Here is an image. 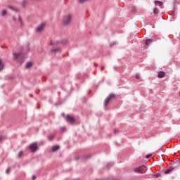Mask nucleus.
<instances>
[{"instance_id":"obj_1","label":"nucleus","mask_w":180,"mask_h":180,"mask_svg":"<svg viewBox=\"0 0 180 180\" xmlns=\"http://www.w3.org/2000/svg\"><path fill=\"white\" fill-rule=\"evenodd\" d=\"M14 60H17L20 64H22L25 61V57H23V54L22 53H13Z\"/></svg>"},{"instance_id":"obj_2","label":"nucleus","mask_w":180,"mask_h":180,"mask_svg":"<svg viewBox=\"0 0 180 180\" xmlns=\"http://www.w3.org/2000/svg\"><path fill=\"white\" fill-rule=\"evenodd\" d=\"M71 19H72V16L71 15H65L62 20V23L64 26H67L68 25L70 24V22H71Z\"/></svg>"},{"instance_id":"obj_3","label":"nucleus","mask_w":180,"mask_h":180,"mask_svg":"<svg viewBox=\"0 0 180 180\" xmlns=\"http://www.w3.org/2000/svg\"><path fill=\"white\" fill-rule=\"evenodd\" d=\"M115 98V94H110L105 100H104V106H108L109 105V102L112 101Z\"/></svg>"},{"instance_id":"obj_4","label":"nucleus","mask_w":180,"mask_h":180,"mask_svg":"<svg viewBox=\"0 0 180 180\" xmlns=\"http://www.w3.org/2000/svg\"><path fill=\"white\" fill-rule=\"evenodd\" d=\"M28 148L32 153H34L37 150V143L36 142L31 143Z\"/></svg>"},{"instance_id":"obj_5","label":"nucleus","mask_w":180,"mask_h":180,"mask_svg":"<svg viewBox=\"0 0 180 180\" xmlns=\"http://www.w3.org/2000/svg\"><path fill=\"white\" fill-rule=\"evenodd\" d=\"M44 26H46L45 23H41L39 26H38L35 30L36 33H40V32L44 29Z\"/></svg>"},{"instance_id":"obj_6","label":"nucleus","mask_w":180,"mask_h":180,"mask_svg":"<svg viewBox=\"0 0 180 180\" xmlns=\"http://www.w3.org/2000/svg\"><path fill=\"white\" fill-rule=\"evenodd\" d=\"M65 120L68 122V123H74L75 122V119L74 117L66 115Z\"/></svg>"},{"instance_id":"obj_7","label":"nucleus","mask_w":180,"mask_h":180,"mask_svg":"<svg viewBox=\"0 0 180 180\" xmlns=\"http://www.w3.org/2000/svg\"><path fill=\"white\" fill-rule=\"evenodd\" d=\"M59 149H60V146L56 145L51 148V151L52 153H56V151H57V150H59Z\"/></svg>"},{"instance_id":"obj_8","label":"nucleus","mask_w":180,"mask_h":180,"mask_svg":"<svg viewBox=\"0 0 180 180\" xmlns=\"http://www.w3.org/2000/svg\"><path fill=\"white\" fill-rule=\"evenodd\" d=\"M158 77V78H164L165 77V72L162 71L159 72Z\"/></svg>"},{"instance_id":"obj_9","label":"nucleus","mask_w":180,"mask_h":180,"mask_svg":"<svg viewBox=\"0 0 180 180\" xmlns=\"http://www.w3.org/2000/svg\"><path fill=\"white\" fill-rule=\"evenodd\" d=\"M55 135L53 134H50L49 135H48V140L49 141H53V140L54 139Z\"/></svg>"},{"instance_id":"obj_10","label":"nucleus","mask_w":180,"mask_h":180,"mask_svg":"<svg viewBox=\"0 0 180 180\" xmlns=\"http://www.w3.org/2000/svg\"><path fill=\"white\" fill-rule=\"evenodd\" d=\"M174 169V167H169L165 171V174H169Z\"/></svg>"},{"instance_id":"obj_11","label":"nucleus","mask_w":180,"mask_h":180,"mask_svg":"<svg viewBox=\"0 0 180 180\" xmlns=\"http://www.w3.org/2000/svg\"><path fill=\"white\" fill-rule=\"evenodd\" d=\"M151 43H153V39H148L146 40L145 44H146V46H150V44H151Z\"/></svg>"},{"instance_id":"obj_12","label":"nucleus","mask_w":180,"mask_h":180,"mask_svg":"<svg viewBox=\"0 0 180 180\" xmlns=\"http://www.w3.org/2000/svg\"><path fill=\"white\" fill-rule=\"evenodd\" d=\"M153 13H155V15H158V13H160V10L158 9V8H155L153 9Z\"/></svg>"},{"instance_id":"obj_13","label":"nucleus","mask_w":180,"mask_h":180,"mask_svg":"<svg viewBox=\"0 0 180 180\" xmlns=\"http://www.w3.org/2000/svg\"><path fill=\"white\" fill-rule=\"evenodd\" d=\"M143 168V167L140 166L139 167H136L134 169V172H140V171H141V169Z\"/></svg>"},{"instance_id":"obj_14","label":"nucleus","mask_w":180,"mask_h":180,"mask_svg":"<svg viewBox=\"0 0 180 180\" xmlns=\"http://www.w3.org/2000/svg\"><path fill=\"white\" fill-rule=\"evenodd\" d=\"M9 9L14 11L15 12H19V9L13 8L12 6H8Z\"/></svg>"},{"instance_id":"obj_15","label":"nucleus","mask_w":180,"mask_h":180,"mask_svg":"<svg viewBox=\"0 0 180 180\" xmlns=\"http://www.w3.org/2000/svg\"><path fill=\"white\" fill-rule=\"evenodd\" d=\"M32 62H27L26 63L25 67H26V68H30V67H32Z\"/></svg>"},{"instance_id":"obj_16","label":"nucleus","mask_w":180,"mask_h":180,"mask_svg":"<svg viewBox=\"0 0 180 180\" xmlns=\"http://www.w3.org/2000/svg\"><path fill=\"white\" fill-rule=\"evenodd\" d=\"M22 155H23V151L20 150L18 154V158H22Z\"/></svg>"},{"instance_id":"obj_17","label":"nucleus","mask_w":180,"mask_h":180,"mask_svg":"<svg viewBox=\"0 0 180 180\" xmlns=\"http://www.w3.org/2000/svg\"><path fill=\"white\" fill-rule=\"evenodd\" d=\"M155 5H159V6H162V1H155Z\"/></svg>"},{"instance_id":"obj_18","label":"nucleus","mask_w":180,"mask_h":180,"mask_svg":"<svg viewBox=\"0 0 180 180\" xmlns=\"http://www.w3.org/2000/svg\"><path fill=\"white\" fill-rule=\"evenodd\" d=\"M4 70V64L2 63V60L0 59V71Z\"/></svg>"},{"instance_id":"obj_19","label":"nucleus","mask_w":180,"mask_h":180,"mask_svg":"<svg viewBox=\"0 0 180 180\" xmlns=\"http://www.w3.org/2000/svg\"><path fill=\"white\" fill-rule=\"evenodd\" d=\"M18 22H20L21 26H23V21H22V17L20 15L18 17Z\"/></svg>"},{"instance_id":"obj_20","label":"nucleus","mask_w":180,"mask_h":180,"mask_svg":"<svg viewBox=\"0 0 180 180\" xmlns=\"http://www.w3.org/2000/svg\"><path fill=\"white\" fill-rule=\"evenodd\" d=\"M6 13H7L6 10H3L1 12V14L2 16H5V15H6Z\"/></svg>"},{"instance_id":"obj_21","label":"nucleus","mask_w":180,"mask_h":180,"mask_svg":"<svg viewBox=\"0 0 180 180\" xmlns=\"http://www.w3.org/2000/svg\"><path fill=\"white\" fill-rule=\"evenodd\" d=\"M26 4H27V1L26 0H23L22 2V5L23 7L26 6Z\"/></svg>"},{"instance_id":"obj_22","label":"nucleus","mask_w":180,"mask_h":180,"mask_svg":"<svg viewBox=\"0 0 180 180\" xmlns=\"http://www.w3.org/2000/svg\"><path fill=\"white\" fill-rule=\"evenodd\" d=\"M79 4H84V2H86L88 0H77Z\"/></svg>"},{"instance_id":"obj_23","label":"nucleus","mask_w":180,"mask_h":180,"mask_svg":"<svg viewBox=\"0 0 180 180\" xmlns=\"http://www.w3.org/2000/svg\"><path fill=\"white\" fill-rule=\"evenodd\" d=\"M56 51H60V49H55L51 50V53H56Z\"/></svg>"},{"instance_id":"obj_24","label":"nucleus","mask_w":180,"mask_h":180,"mask_svg":"<svg viewBox=\"0 0 180 180\" xmlns=\"http://www.w3.org/2000/svg\"><path fill=\"white\" fill-rule=\"evenodd\" d=\"M151 157H153V155L149 154V155H147L146 158L148 160L149 158H151Z\"/></svg>"},{"instance_id":"obj_25","label":"nucleus","mask_w":180,"mask_h":180,"mask_svg":"<svg viewBox=\"0 0 180 180\" xmlns=\"http://www.w3.org/2000/svg\"><path fill=\"white\" fill-rule=\"evenodd\" d=\"M115 44H116V42H112L110 44V47H113V46H115Z\"/></svg>"},{"instance_id":"obj_26","label":"nucleus","mask_w":180,"mask_h":180,"mask_svg":"<svg viewBox=\"0 0 180 180\" xmlns=\"http://www.w3.org/2000/svg\"><path fill=\"white\" fill-rule=\"evenodd\" d=\"M11 171V169L8 168L6 170V174H9Z\"/></svg>"},{"instance_id":"obj_27","label":"nucleus","mask_w":180,"mask_h":180,"mask_svg":"<svg viewBox=\"0 0 180 180\" xmlns=\"http://www.w3.org/2000/svg\"><path fill=\"white\" fill-rule=\"evenodd\" d=\"M136 79H140V75H136Z\"/></svg>"},{"instance_id":"obj_28","label":"nucleus","mask_w":180,"mask_h":180,"mask_svg":"<svg viewBox=\"0 0 180 180\" xmlns=\"http://www.w3.org/2000/svg\"><path fill=\"white\" fill-rule=\"evenodd\" d=\"M35 179H36V176L35 175H32V180H35Z\"/></svg>"},{"instance_id":"obj_29","label":"nucleus","mask_w":180,"mask_h":180,"mask_svg":"<svg viewBox=\"0 0 180 180\" xmlns=\"http://www.w3.org/2000/svg\"><path fill=\"white\" fill-rule=\"evenodd\" d=\"M109 165H110V167H112V165H113V163H108V167H109Z\"/></svg>"},{"instance_id":"obj_30","label":"nucleus","mask_w":180,"mask_h":180,"mask_svg":"<svg viewBox=\"0 0 180 180\" xmlns=\"http://www.w3.org/2000/svg\"><path fill=\"white\" fill-rule=\"evenodd\" d=\"M131 11H132L133 12H134V11H136V7H132Z\"/></svg>"},{"instance_id":"obj_31","label":"nucleus","mask_w":180,"mask_h":180,"mask_svg":"<svg viewBox=\"0 0 180 180\" xmlns=\"http://www.w3.org/2000/svg\"><path fill=\"white\" fill-rule=\"evenodd\" d=\"M103 70H105V67H102V68H101V71H103Z\"/></svg>"},{"instance_id":"obj_32","label":"nucleus","mask_w":180,"mask_h":180,"mask_svg":"<svg viewBox=\"0 0 180 180\" xmlns=\"http://www.w3.org/2000/svg\"><path fill=\"white\" fill-rule=\"evenodd\" d=\"M159 176H160V174H155V177H156V178H158Z\"/></svg>"},{"instance_id":"obj_33","label":"nucleus","mask_w":180,"mask_h":180,"mask_svg":"<svg viewBox=\"0 0 180 180\" xmlns=\"http://www.w3.org/2000/svg\"><path fill=\"white\" fill-rule=\"evenodd\" d=\"M113 68H114L115 71H116V70H117V68L116 66H114Z\"/></svg>"},{"instance_id":"obj_34","label":"nucleus","mask_w":180,"mask_h":180,"mask_svg":"<svg viewBox=\"0 0 180 180\" xmlns=\"http://www.w3.org/2000/svg\"><path fill=\"white\" fill-rule=\"evenodd\" d=\"M13 20H16V18L15 17H13Z\"/></svg>"},{"instance_id":"obj_35","label":"nucleus","mask_w":180,"mask_h":180,"mask_svg":"<svg viewBox=\"0 0 180 180\" xmlns=\"http://www.w3.org/2000/svg\"><path fill=\"white\" fill-rule=\"evenodd\" d=\"M30 98H33V94H30Z\"/></svg>"},{"instance_id":"obj_36","label":"nucleus","mask_w":180,"mask_h":180,"mask_svg":"<svg viewBox=\"0 0 180 180\" xmlns=\"http://www.w3.org/2000/svg\"><path fill=\"white\" fill-rule=\"evenodd\" d=\"M50 45H51V46H53V42H51V43H50Z\"/></svg>"},{"instance_id":"obj_37","label":"nucleus","mask_w":180,"mask_h":180,"mask_svg":"<svg viewBox=\"0 0 180 180\" xmlns=\"http://www.w3.org/2000/svg\"><path fill=\"white\" fill-rule=\"evenodd\" d=\"M117 131V130H116V129L114 130V132H115V133H116Z\"/></svg>"},{"instance_id":"obj_38","label":"nucleus","mask_w":180,"mask_h":180,"mask_svg":"<svg viewBox=\"0 0 180 180\" xmlns=\"http://www.w3.org/2000/svg\"><path fill=\"white\" fill-rule=\"evenodd\" d=\"M94 65L96 67L98 65H96V63H94Z\"/></svg>"},{"instance_id":"obj_39","label":"nucleus","mask_w":180,"mask_h":180,"mask_svg":"<svg viewBox=\"0 0 180 180\" xmlns=\"http://www.w3.org/2000/svg\"><path fill=\"white\" fill-rule=\"evenodd\" d=\"M1 140H2V137L0 136V141H1Z\"/></svg>"}]
</instances>
